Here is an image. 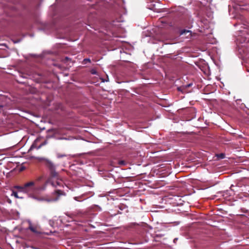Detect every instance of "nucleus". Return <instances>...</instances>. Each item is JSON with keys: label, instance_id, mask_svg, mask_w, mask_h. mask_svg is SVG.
I'll return each mask as SVG.
<instances>
[{"label": "nucleus", "instance_id": "nucleus-1", "mask_svg": "<svg viewBox=\"0 0 249 249\" xmlns=\"http://www.w3.org/2000/svg\"><path fill=\"white\" fill-rule=\"evenodd\" d=\"M40 161L43 162L45 166L48 168L50 172V177L49 179L46 181L45 185L48 183H51L52 186L56 187L57 186H60L61 182L60 180H58V173L55 170V165L52 161L49 159L41 158L39 159Z\"/></svg>", "mask_w": 249, "mask_h": 249}, {"label": "nucleus", "instance_id": "nucleus-2", "mask_svg": "<svg viewBox=\"0 0 249 249\" xmlns=\"http://www.w3.org/2000/svg\"><path fill=\"white\" fill-rule=\"evenodd\" d=\"M52 196H45L38 197H34L35 199L40 201H46L47 202H52L58 200L61 196H65V193L64 191L60 190H56L52 193Z\"/></svg>", "mask_w": 249, "mask_h": 249}, {"label": "nucleus", "instance_id": "nucleus-3", "mask_svg": "<svg viewBox=\"0 0 249 249\" xmlns=\"http://www.w3.org/2000/svg\"><path fill=\"white\" fill-rule=\"evenodd\" d=\"M24 192L31 193L36 189V181L31 180L24 185Z\"/></svg>", "mask_w": 249, "mask_h": 249}, {"label": "nucleus", "instance_id": "nucleus-4", "mask_svg": "<svg viewBox=\"0 0 249 249\" xmlns=\"http://www.w3.org/2000/svg\"><path fill=\"white\" fill-rule=\"evenodd\" d=\"M38 141H39L38 139H36L34 143L32 145V146L30 147V148L29 149L30 150L32 149H33V148H36L37 149H38L40 147H41L43 145H45L47 143V142L45 141L43 142H42V143H41L39 146H36V144L37 143V142H38Z\"/></svg>", "mask_w": 249, "mask_h": 249}, {"label": "nucleus", "instance_id": "nucleus-5", "mask_svg": "<svg viewBox=\"0 0 249 249\" xmlns=\"http://www.w3.org/2000/svg\"><path fill=\"white\" fill-rule=\"evenodd\" d=\"M14 188L19 190L20 192H24V185L22 186H15Z\"/></svg>", "mask_w": 249, "mask_h": 249}, {"label": "nucleus", "instance_id": "nucleus-6", "mask_svg": "<svg viewBox=\"0 0 249 249\" xmlns=\"http://www.w3.org/2000/svg\"><path fill=\"white\" fill-rule=\"evenodd\" d=\"M29 229L33 232H35V233H38V231H37L36 230V227H34L32 226H30L29 227Z\"/></svg>", "mask_w": 249, "mask_h": 249}, {"label": "nucleus", "instance_id": "nucleus-7", "mask_svg": "<svg viewBox=\"0 0 249 249\" xmlns=\"http://www.w3.org/2000/svg\"><path fill=\"white\" fill-rule=\"evenodd\" d=\"M177 89H178V91H180L183 93L185 92V86H183L179 87H178Z\"/></svg>", "mask_w": 249, "mask_h": 249}, {"label": "nucleus", "instance_id": "nucleus-8", "mask_svg": "<svg viewBox=\"0 0 249 249\" xmlns=\"http://www.w3.org/2000/svg\"><path fill=\"white\" fill-rule=\"evenodd\" d=\"M12 195L14 196L16 198H22V197H19L18 195V193L17 192L14 191H12Z\"/></svg>", "mask_w": 249, "mask_h": 249}, {"label": "nucleus", "instance_id": "nucleus-9", "mask_svg": "<svg viewBox=\"0 0 249 249\" xmlns=\"http://www.w3.org/2000/svg\"><path fill=\"white\" fill-rule=\"evenodd\" d=\"M216 156H217V158L221 159H224L225 158V154L223 153L217 154Z\"/></svg>", "mask_w": 249, "mask_h": 249}, {"label": "nucleus", "instance_id": "nucleus-10", "mask_svg": "<svg viewBox=\"0 0 249 249\" xmlns=\"http://www.w3.org/2000/svg\"><path fill=\"white\" fill-rule=\"evenodd\" d=\"M66 156H67V155H66V154H61L60 153L57 154V158H62L63 157H65Z\"/></svg>", "mask_w": 249, "mask_h": 249}, {"label": "nucleus", "instance_id": "nucleus-11", "mask_svg": "<svg viewBox=\"0 0 249 249\" xmlns=\"http://www.w3.org/2000/svg\"><path fill=\"white\" fill-rule=\"evenodd\" d=\"M83 62L84 64H86L87 62H90V60L89 58H86L83 60Z\"/></svg>", "mask_w": 249, "mask_h": 249}, {"label": "nucleus", "instance_id": "nucleus-12", "mask_svg": "<svg viewBox=\"0 0 249 249\" xmlns=\"http://www.w3.org/2000/svg\"><path fill=\"white\" fill-rule=\"evenodd\" d=\"M192 85V84H187L186 85H183V86H185V89H186L187 88L191 87Z\"/></svg>", "mask_w": 249, "mask_h": 249}, {"label": "nucleus", "instance_id": "nucleus-13", "mask_svg": "<svg viewBox=\"0 0 249 249\" xmlns=\"http://www.w3.org/2000/svg\"><path fill=\"white\" fill-rule=\"evenodd\" d=\"M119 164L120 165H124L125 164V161L124 160H120L119 161Z\"/></svg>", "mask_w": 249, "mask_h": 249}, {"label": "nucleus", "instance_id": "nucleus-14", "mask_svg": "<svg viewBox=\"0 0 249 249\" xmlns=\"http://www.w3.org/2000/svg\"><path fill=\"white\" fill-rule=\"evenodd\" d=\"M91 72L92 74H96V71L94 70H92L91 71Z\"/></svg>", "mask_w": 249, "mask_h": 249}, {"label": "nucleus", "instance_id": "nucleus-15", "mask_svg": "<svg viewBox=\"0 0 249 249\" xmlns=\"http://www.w3.org/2000/svg\"><path fill=\"white\" fill-rule=\"evenodd\" d=\"M3 108V106H0V113L1 112L2 109Z\"/></svg>", "mask_w": 249, "mask_h": 249}, {"label": "nucleus", "instance_id": "nucleus-16", "mask_svg": "<svg viewBox=\"0 0 249 249\" xmlns=\"http://www.w3.org/2000/svg\"><path fill=\"white\" fill-rule=\"evenodd\" d=\"M42 178V177H39L37 179V180H39L40 179H41Z\"/></svg>", "mask_w": 249, "mask_h": 249}, {"label": "nucleus", "instance_id": "nucleus-17", "mask_svg": "<svg viewBox=\"0 0 249 249\" xmlns=\"http://www.w3.org/2000/svg\"><path fill=\"white\" fill-rule=\"evenodd\" d=\"M233 187V185H231V187Z\"/></svg>", "mask_w": 249, "mask_h": 249}]
</instances>
